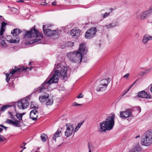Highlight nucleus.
<instances>
[{"label":"nucleus","instance_id":"obj_1","mask_svg":"<svg viewBox=\"0 0 152 152\" xmlns=\"http://www.w3.org/2000/svg\"><path fill=\"white\" fill-rule=\"evenodd\" d=\"M58 69L55 71L54 74L48 80L47 79L39 87L34 89L35 93H40L48 89L49 85L53 83H56L59 80V76H61L62 79L66 81L69 75V73L67 68L60 64H55L54 69Z\"/></svg>","mask_w":152,"mask_h":152},{"label":"nucleus","instance_id":"obj_2","mask_svg":"<svg viewBox=\"0 0 152 152\" xmlns=\"http://www.w3.org/2000/svg\"><path fill=\"white\" fill-rule=\"evenodd\" d=\"M87 48L85 43L80 44L78 51H75L68 53L67 56L72 63H80L82 61V56L86 54Z\"/></svg>","mask_w":152,"mask_h":152},{"label":"nucleus","instance_id":"obj_3","mask_svg":"<svg viewBox=\"0 0 152 152\" xmlns=\"http://www.w3.org/2000/svg\"><path fill=\"white\" fill-rule=\"evenodd\" d=\"M114 116V115H113L111 117L107 116L105 121L99 124V132H105L106 130L110 131L113 129L115 124Z\"/></svg>","mask_w":152,"mask_h":152},{"label":"nucleus","instance_id":"obj_4","mask_svg":"<svg viewBox=\"0 0 152 152\" xmlns=\"http://www.w3.org/2000/svg\"><path fill=\"white\" fill-rule=\"evenodd\" d=\"M35 26L34 28H31L30 30L26 31L25 34L24 35V37L26 38H29L34 37H36L35 39L33 40L32 43H35L38 42L41 39L38 37L42 38L43 36L41 33L39 32L35 28Z\"/></svg>","mask_w":152,"mask_h":152},{"label":"nucleus","instance_id":"obj_5","mask_svg":"<svg viewBox=\"0 0 152 152\" xmlns=\"http://www.w3.org/2000/svg\"><path fill=\"white\" fill-rule=\"evenodd\" d=\"M32 67L30 68L28 67L24 68L23 66L20 67L19 68H17L16 67H15L14 69H12L11 70H10V72L9 74H6V81L8 82L10 79H12L13 76L16 74H18L21 72H26L27 69H29L30 71L31 70V68Z\"/></svg>","mask_w":152,"mask_h":152},{"label":"nucleus","instance_id":"obj_6","mask_svg":"<svg viewBox=\"0 0 152 152\" xmlns=\"http://www.w3.org/2000/svg\"><path fill=\"white\" fill-rule=\"evenodd\" d=\"M142 145L146 146L150 145L152 144V130L147 131L141 139Z\"/></svg>","mask_w":152,"mask_h":152},{"label":"nucleus","instance_id":"obj_7","mask_svg":"<svg viewBox=\"0 0 152 152\" xmlns=\"http://www.w3.org/2000/svg\"><path fill=\"white\" fill-rule=\"evenodd\" d=\"M30 98L29 97H26L22 99L20 101H19L16 103V105H17L18 108L20 109H24L27 108L29 105Z\"/></svg>","mask_w":152,"mask_h":152},{"label":"nucleus","instance_id":"obj_8","mask_svg":"<svg viewBox=\"0 0 152 152\" xmlns=\"http://www.w3.org/2000/svg\"><path fill=\"white\" fill-rule=\"evenodd\" d=\"M119 117L124 119H126L129 118H132L133 115L131 110L128 109L124 111H121L120 113Z\"/></svg>","mask_w":152,"mask_h":152},{"label":"nucleus","instance_id":"obj_9","mask_svg":"<svg viewBox=\"0 0 152 152\" xmlns=\"http://www.w3.org/2000/svg\"><path fill=\"white\" fill-rule=\"evenodd\" d=\"M66 130L65 132V134L67 137L71 136L73 133L75 126L74 124L67 123L66 125Z\"/></svg>","mask_w":152,"mask_h":152},{"label":"nucleus","instance_id":"obj_10","mask_svg":"<svg viewBox=\"0 0 152 152\" xmlns=\"http://www.w3.org/2000/svg\"><path fill=\"white\" fill-rule=\"evenodd\" d=\"M97 29L96 27L92 28L88 30L86 32L85 37L86 38H91L93 37L95 35Z\"/></svg>","mask_w":152,"mask_h":152},{"label":"nucleus","instance_id":"obj_11","mask_svg":"<svg viewBox=\"0 0 152 152\" xmlns=\"http://www.w3.org/2000/svg\"><path fill=\"white\" fill-rule=\"evenodd\" d=\"M46 25H43V29L44 34L45 35L48 37L56 35V32L55 30L52 31L49 29H45Z\"/></svg>","mask_w":152,"mask_h":152},{"label":"nucleus","instance_id":"obj_12","mask_svg":"<svg viewBox=\"0 0 152 152\" xmlns=\"http://www.w3.org/2000/svg\"><path fill=\"white\" fill-rule=\"evenodd\" d=\"M38 113L37 111L34 109L30 112V118L33 120L36 121L38 118Z\"/></svg>","mask_w":152,"mask_h":152},{"label":"nucleus","instance_id":"obj_13","mask_svg":"<svg viewBox=\"0 0 152 152\" xmlns=\"http://www.w3.org/2000/svg\"><path fill=\"white\" fill-rule=\"evenodd\" d=\"M49 96V94L47 93L43 92L39 97V101L41 103H42L46 101V100L48 98Z\"/></svg>","mask_w":152,"mask_h":152},{"label":"nucleus","instance_id":"obj_14","mask_svg":"<svg viewBox=\"0 0 152 152\" xmlns=\"http://www.w3.org/2000/svg\"><path fill=\"white\" fill-rule=\"evenodd\" d=\"M6 122L10 124L15 126L17 127H20V123L21 122V121H20L16 120L13 121L11 120L7 119L6 120Z\"/></svg>","mask_w":152,"mask_h":152},{"label":"nucleus","instance_id":"obj_15","mask_svg":"<svg viewBox=\"0 0 152 152\" xmlns=\"http://www.w3.org/2000/svg\"><path fill=\"white\" fill-rule=\"evenodd\" d=\"M81 33V31L78 28H75L72 29L70 32V34L72 36H78Z\"/></svg>","mask_w":152,"mask_h":152},{"label":"nucleus","instance_id":"obj_16","mask_svg":"<svg viewBox=\"0 0 152 152\" xmlns=\"http://www.w3.org/2000/svg\"><path fill=\"white\" fill-rule=\"evenodd\" d=\"M137 96L138 97L142 98H150L151 97L150 95L148 94L147 93L144 91L139 92L137 94Z\"/></svg>","mask_w":152,"mask_h":152},{"label":"nucleus","instance_id":"obj_17","mask_svg":"<svg viewBox=\"0 0 152 152\" xmlns=\"http://www.w3.org/2000/svg\"><path fill=\"white\" fill-rule=\"evenodd\" d=\"M150 16V12L148 11H145L142 12L140 14V18L142 20H145Z\"/></svg>","mask_w":152,"mask_h":152},{"label":"nucleus","instance_id":"obj_18","mask_svg":"<svg viewBox=\"0 0 152 152\" xmlns=\"http://www.w3.org/2000/svg\"><path fill=\"white\" fill-rule=\"evenodd\" d=\"M142 149L140 146L137 144L135 145L132 148L130 151L129 152H140L141 151Z\"/></svg>","mask_w":152,"mask_h":152},{"label":"nucleus","instance_id":"obj_19","mask_svg":"<svg viewBox=\"0 0 152 152\" xmlns=\"http://www.w3.org/2000/svg\"><path fill=\"white\" fill-rule=\"evenodd\" d=\"M7 40L11 43H18L20 41V39L18 37H17L16 39H13L10 36H7Z\"/></svg>","mask_w":152,"mask_h":152},{"label":"nucleus","instance_id":"obj_20","mask_svg":"<svg viewBox=\"0 0 152 152\" xmlns=\"http://www.w3.org/2000/svg\"><path fill=\"white\" fill-rule=\"evenodd\" d=\"M152 40V36L147 34L145 35L142 40V42L143 43L146 44L148 42L151 40Z\"/></svg>","mask_w":152,"mask_h":152},{"label":"nucleus","instance_id":"obj_21","mask_svg":"<svg viewBox=\"0 0 152 152\" xmlns=\"http://www.w3.org/2000/svg\"><path fill=\"white\" fill-rule=\"evenodd\" d=\"M111 80L110 78L107 79H103L101 80L100 82V83L101 84L103 85L104 86H105L107 87L110 81Z\"/></svg>","mask_w":152,"mask_h":152},{"label":"nucleus","instance_id":"obj_22","mask_svg":"<svg viewBox=\"0 0 152 152\" xmlns=\"http://www.w3.org/2000/svg\"><path fill=\"white\" fill-rule=\"evenodd\" d=\"M22 32V31L18 28L14 29L11 31V34L14 37L17 36L18 34Z\"/></svg>","mask_w":152,"mask_h":152},{"label":"nucleus","instance_id":"obj_23","mask_svg":"<svg viewBox=\"0 0 152 152\" xmlns=\"http://www.w3.org/2000/svg\"><path fill=\"white\" fill-rule=\"evenodd\" d=\"M107 88V87L105 86H104L103 85L101 84V83H100L99 84L98 86L96 88V90L97 92L103 91H104Z\"/></svg>","mask_w":152,"mask_h":152},{"label":"nucleus","instance_id":"obj_24","mask_svg":"<svg viewBox=\"0 0 152 152\" xmlns=\"http://www.w3.org/2000/svg\"><path fill=\"white\" fill-rule=\"evenodd\" d=\"M61 129L62 128H60L58 129L56 131L53 137V139L54 140L56 141V138L60 136Z\"/></svg>","mask_w":152,"mask_h":152},{"label":"nucleus","instance_id":"obj_25","mask_svg":"<svg viewBox=\"0 0 152 152\" xmlns=\"http://www.w3.org/2000/svg\"><path fill=\"white\" fill-rule=\"evenodd\" d=\"M7 25V23L5 22L4 21H3L1 24V29L0 31V35L1 36L3 35V34L4 31H5V28L4 27H5L6 25Z\"/></svg>","mask_w":152,"mask_h":152},{"label":"nucleus","instance_id":"obj_26","mask_svg":"<svg viewBox=\"0 0 152 152\" xmlns=\"http://www.w3.org/2000/svg\"><path fill=\"white\" fill-rule=\"evenodd\" d=\"M0 42L3 47L5 48L7 47V45L5 44V41L3 39L2 35L1 37V36H0Z\"/></svg>","mask_w":152,"mask_h":152},{"label":"nucleus","instance_id":"obj_27","mask_svg":"<svg viewBox=\"0 0 152 152\" xmlns=\"http://www.w3.org/2000/svg\"><path fill=\"white\" fill-rule=\"evenodd\" d=\"M40 137L42 140L43 142L46 141L48 139V136L44 133H42L41 134Z\"/></svg>","mask_w":152,"mask_h":152},{"label":"nucleus","instance_id":"obj_28","mask_svg":"<svg viewBox=\"0 0 152 152\" xmlns=\"http://www.w3.org/2000/svg\"><path fill=\"white\" fill-rule=\"evenodd\" d=\"M53 100L52 99H49L47 101L45 104L47 106H50L53 104Z\"/></svg>","mask_w":152,"mask_h":152},{"label":"nucleus","instance_id":"obj_29","mask_svg":"<svg viewBox=\"0 0 152 152\" xmlns=\"http://www.w3.org/2000/svg\"><path fill=\"white\" fill-rule=\"evenodd\" d=\"M11 106V105L9 104L4 105L1 107V110L2 111H4L6 110L8 108L10 107Z\"/></svg>","mask_w":152,"mask_h":152},{"label":"nucleus","instance_id":"obj_30","mask_svg":"<svg viewBox=\"0 0 152 152\" xmlns=\"http://www.w3.org/2000/svg\"><path fill=\"white\" fill-rule=\"evenodd\" d=\"M65 45H66V47H72L74 45V43L71 42H64Z\"/></svg>","mask_w":152,"mask_h":152},{"label":"nucleus","instance_id":"obj_31","mask_svg":"<svg viewBox=\"0 0 152 152\" xmlns=\"http://www.w3.org/2000/svg\"><path fill=\"white\" fill-rule=\"evenodd\" d=\"M16 116L19 121H20V120H22V114L20 113H17L16 114Z\"/></svg>","mask_w":152,"mask_h":152},{"label":"nucleus","instance_id":"obj_32","mask_svg":"<svg viewBox=\"0 0 152 152\" xmlns=\"http://www.w3.org/2000/svg\"><path fill=\"white\" fill-rule=\"evenodd\" d=\"M110 14V12H105L104 14H102L101 16L104 19L107 17Z\"/></svg>","mask_w":152,"mask_h":152},{"label":"nucleus","instance_id":"obj_33","mask_svg":"<svg viewBox=\"0 0 152 152\" xmlns=\"http://www.w3.org/2000/svg\"><path fill=\"white\" fill-rule=\"evenodd\" d=\"M88 147L89 149V152H91V150L93 149V146L91 144H90L89 142H88Z\"/></svg>","mask_w":152,"mask_h":152},{"label":"nucleus","instance_id":"obj_34","mask_svg":"<svg viewBox=\"0 0 152 152\" xmlns=\"http://www.w3.org/2000/svg\"><path fill=\"white\" fill-rule=\"evenodd\" d=\"M6 140V139L3 136L0 135V142H1Z\"/></svg>","mask_w":152,"mask_h":152},{"label":"nucleus","instance_id":"obj_35","mask_svg":"<svg viewBox=\"0 0 152 152\" xmlns=\"http://www.w3.org/2000/svg\"><path fill=\"white\" fill-rule=\"evenodd\" d=\"M81 104H78L77 103H76V102H74V103H73V106H76V107H78V106H81Z\"/></svg>","mask_w":152,"mask_h":152},{"label":"nucleus","instance_id":"obj_36","mask_svg":"<svg viewBox=\"0 0 152 152\" xmlns=\"http://www.w3.org/2000/svg\"><path fill=\"white\" fill-rule=\"evenodd\" d=\"M112 27H115L118 26V23H110Z\"/></svg>","mask_w":152,"mask_h":152},{"label":"nucleus","instance_id":"obj_37","mask_svg":"<svg viewBox=\"0 0 152 152\" xmlns=\"http://www.w3.org/2000/svg\"><path fill=\"white\" fill-rule=\"evenodd\" d=\"M105 27L107 29H108L110 28H112V25H111L110 23L108 25H106L105 26Z\"/></svg>","mask_w":152,"mask_h":152},{"label":"nucleus","instance_id":"obj_38","mask_svg":"<svg viewBox=\"0 0 152 152\" xmlns=\"http://www.w3.org/2000/svg\"><path fill=\"white\" fill-rule=\"evenodd\" d=\"M130 75V74L129 73H127V74L123 76V77L124 78H126V79H127L128 77H129Z\"/></svg>","mask_w":152,"mask_h":152},{"label":"nucleus","instance_id":"obj_39","mask_svg":"<svg viewBox=\"0 0 152 152\" xmlns=\"http://www.w3.org/2000/svg\"><path fill=\"white\" fill-rule=\"evenodd\" d=\"M60 47L61 48L64 49L66 47V45H65L64 43L62 45H61Z\"/></svg>","mask_w":152,"mask_h":152},{"label":"nucleus","instance_id":"obj_40","mask_svg":"<svg viewBox=\"0 0 152 152\" xmlns=\"http://www.w3.org/2000/svg\"><path fill=\"white\" fill-rule=\"evenodd\" d=\"M83 94L81 93H80L79 95L77 96V98H83Z\"/></svg>","mask_w":152,"mask_h":152},{"label":"nucleus","instance_id":"obj_41","mask_svg":"<svg viewBox=\"0 0 152 152\" xmlns=\"http://www.w3.org/2000/svg\"><path fill=\"white\" fill-rule=\"evenodd\" d=\"M84 122L83 121L81 122V123H79L77 125V126L78 127V128H79L82 125V124H83Z\"/></svg>","mask_w":152,"mask_h":152},{"label":"nucleus","instance_id":"obj_42","mask_svg":"<svg viewBox=\"0 0 152 152\" xmlns=\"http://www.w3.org/2000/svg\"><path fill=\"white\" fill-rule=\"evenodd\" d=\"M129 89H129V88L128 89H127V90L125 91L124 92V94L123 95H122V96H123L125 94H126L129 91Z\"/></svg>","mask_w":152,"mask_h":152},{"label":"nucleus","instance_id":"obj_43","mask_svg":"<svg viewBox=\"0 0 152 152\" xmlns=\"http://www.w3.org/2000/svg\"><path fill=\"white\" fill-rule=\"evenodd\" d=\"M8 113L10 114V118L11 119H14V117L13 116L12 113L10 112H9Z\"/></svg>","mask_w":152,"mask_h":152},{"label":"nucleus","instance_id":"obj_44","mask_svg":"<svg viewBox=\"0 0 152 152\" xmlns=\"http://www.w3.org/2000/svg\"><path fill=\"white\" fill-rule=\"evenodd\" d=\"M41 4L42 5L46 6L47 4V3L44 2H41Z\"/></svg>","mask_w":152,"mask_h":152},{"label":"nucleus","instance_id":"obj_45","mask_svg":"<svg viewBox=\"0 0 152 152\" xmlns=\"http://www.w3.org/2000/svg\"><path fill=\"white\" fill-rule=\"evenodd\" d=\"M152 7H151V8H150L149 10L148 11H149L150 12V15L152 13Z\"/></svg>","mask_w":152,"mask_h":152},{"label":"nucleus","instance_id":"obj_46","mask_svg":"<svg viewBox=\"0 0 152 152\" xmlns=\"http://www.w3.org/2000/svg\"><path fill=\"white\" fill-rule=\"evenodd\" d=\"M137 80H136L134 82L132 85L129 87V89H130L134 84H135L137 82Z\"/></svg>","mask_w":152,"mask_h":152},{"label":"nucleus","instance_id":"obj_47","mask_svg":"<svg viewBox=\"0 0 152 152\" xmlns=\"http://www.w3.org/2000/svg\"><path fill=\"white\" fill-rule=\"evenodd\" d=\"M79 129V128H78V127L77 126L75 129V132H77Z\"/></svg>","mask_w":152,"mask_h":152},{"label":"nucleus","instance_id":"obj_48","mask_svg":"<svg viewBox=\"0 0 152 152\" xmlns=\"http://www.w3.org/2000/svg\"><path fill=\"white\" fill-rule=\"evenodd\" d=\"M0 126L4 128L5 129H6L7 128V127L4 126L2 124H1L0 125Z\"/></svg>","mask_w":152,"mask_h":152},{"label":"nucleus","instance_id":"obj_49","mask_svg":"<svg viewBox=\"0 0 152 152\" xmlns=\"http://www.w3.org/2000/svg\"><path fill=\"white\" fill-rule=\"evenodd\" d=\"M17 2L19 3H23L24 2V1L22 0H19L18 1H17Z\"/></svg>","mask_w":152,"mask_h":152},{"label":"nucleus","instance_id":"obj_50","mask_svg":"<svg viewBox=\"0 0 152 152\" xmlns=\"http://www.w3.org/2000/svg\"><path fill=\"white\" fill-rule=\"evenodd\" d=\"M138 109L139 110V112H140L141 111V109L140 107H138Z\"/></svg>","mask_w":152,"mask_h":152},{"label":"nucleus","instance_id":"obj_51","mask_svg":"<svg viewBox=\"0 0 152 152\" xmlns=\"http://www.w3.org/2000/svg\"><path fill=\"white\" fill-rule=\"evenodd\" d=\"M52 4L53 5H55L56 4V2H54L52 3Z\"/></svg>","mask_w":152,"mask_h":152},{"label":"nucleus","instance_id":"obj_52","mask_svg":"<svg viewBox=\"0 0 152 152\" xmlns=\"http://www.w3.org/2000/svg\"><path fill=\"white\" fill-rule=\"evenodd\" d=\"M31 107L32 108H33L34 107V106L33 105H32V104H31Z\"/></svg>","mask_w":152,"mask_h":152},{"label":"nucleus","instance_id":"obj_53","mask_svg":"<svg viewBox=\"0 0 152 152\" xmlns=\"http://www.w3.org/2000/svg\"><path fill=\"white\" fill-rule=\"evenodd\" d=\"M3 129L0 128V133L3 130Z\"/></svg>","mask_w":152,"mask_h":152},{"label":"nucleus","instance_id":"obj_54","mask_svg":"<svg viewBox=\"0 0 152 152\" xmlns=\"http://www.w3.org/2000/svg\"><path fill=\"white\" fill-rule=\"evenodd\" d=\"M140 137V135H138V136H136L135 138H137L138 137Z\"/></svg>","mask_w":152,"mask_h":152},{"label":"nucleus","instance_id":"obj_55","mask_svg":"<svg viewBox=\"0 0 152 152\" xmlns=\"http://www.w3.org/2000/svg\"><path fill=\"white\" fill-rule=\"evenodd\" d=\"M150 91L152 93V86H151V87L150 88Z\"/></svg>","mask_w":152,"mask_h":152},{"label":"nucleus","instance_id":"obj_56","mask_svg":"<svg viewBox=\"0 0 152 152\" xmlns=\"http://www.w3.org/2000/svg\"><path fill=\"white\" fill-rule=\"evenodd\" d=\"M26 143L25 142H23V144L24 146H25L26 145Z\"/></svg>","mask_w":152,"mask_h":152},{"label":"nucleus","instance_id":"obj_57","mask_svg":"<svg viewBox=\"0 0 152 152\" xmlns=\"http://www.w3.org/2000/svg\"><path fill=\"white\" fill-rule=\"evenodd\" d=\"M26 149V147H24L23 148V150H24V149Z\"/></svg>","mask_w":152,"mask_h":152},{"label":"nucleus","instance_id":"obj_58","mask_svg":"<svg viewBox=\"0 0 152 152\" xmlns=\"http://www.w3.org/2000/svg\"><path fill=\"white\" fill-rule=\"evenodd\" d=\"M31 62H30L29 63V65H31Z\"/></svg>","mask_w":152,"mask_h":152},{"label":"nucleus","instance_id":"obj_59","mask_svg":"<svg viewBox=\"0 0 152 152\" xmlns=\"http://www.w3.org/2000/svg\"><path fill=\"white\" fill-rule=\"evenodd\" d=\"M23 151V150H22L21 151H20V152H22Z\"/></svg>","mask_w":152,"mask_h":152},{"label":"nucleus","instance_id":"obj_60","mask_svg":"<svg viewBox=\"0 0 152 152\" xmlns=\"http://www.w3.org/2000/svg\"><path fill=\"white\" fill-rule=\"evenodd\" d=\"M23 146H20V147L21 148H23Z\"/></svg>","mask_w":152,"mask_h":152},{"label":"nucleus","instance_id":"obj_61","mask_svg":"<svg viewBox=\"0 0 152 152\" xmlns=\"http://www.w3.org/2000/svg\"><path fill=\"white\" fill-rule=\"evenodd\" d=\"M35 152H39L38 151H36Z\"/></svg>","mask_w":152,"mask_h":152},{"label":"nucleus","instance_id":"obj_62","mask_svg":"<svg viewBox=\"0 0 152 152\" xmlns=\"http://www.w3.org/2000/svg\"><path fill=\"white\" fill-rule=\"evenodd\" d=\"M1 16L0 15V18H1Z\"/></svg>","mask_w":152,"mask_h":152}]
</instances>
